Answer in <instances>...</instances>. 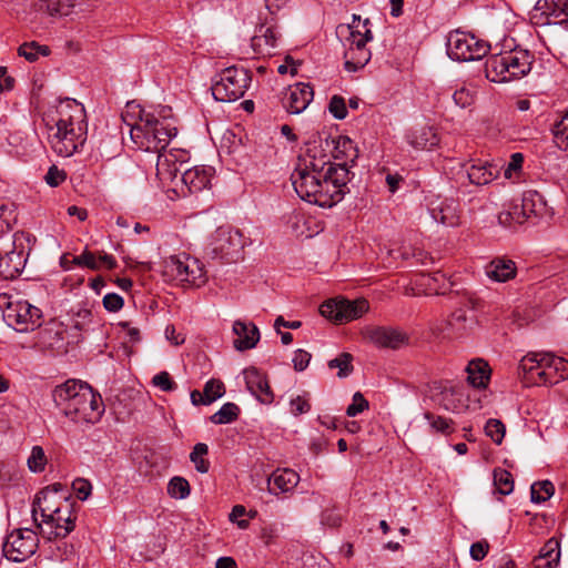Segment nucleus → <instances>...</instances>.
Returning a JSON list of instances; mask_svg holds the SVG:
<instances>
[{"label": "nucleus", "mask_w": 568, "mask_h": 568, "mask_svg": "<svg viewBox=\"0 0 568 568\" xmlns=\"http://www.w3.org/2000/svg\"><path fill=\"white\" fill-rule=\"evenodd\" d=\"M48 142L63 158L74 154L87 141L88 123L84 106L74 99L60 100L47 121Z\"/></svg>", "instance_id": "nucleus-1"}, {"label": "nucleus", "mask_w": 568, "mask_h": 568, "mask_svg": "<svg viewBox=\"0 0 568 568\" xmlns=\"http://www.w3.org/2000/svg\"><path fill=\"white\" fill-rule=\"evenodd\" d=\"M138 118L134 124L129 125L131 140L140 150L163 151L178 133L170 106H160L154 111L140 109Z\"/></svg>", "instance_id": "nucleus-2"}, {"label": "nucleus", "mask_w": 568, "mask_h": 568, "mask_svg": "<svg viewBox=\"0 0 568 568\" xmlns=\"http://www.w3.org/2000/svg\"><path fill=\"white\" fill-rule=\"evenodd\" d=\"M491 54L485 62L486 78L496 83H505L527 75L534 62V55L526 49L511 48Z\"/></svg>", "instance_id": "nucleus-3"}, {"label": "nucleus", "mask_w": 568, "mask_h": 568, "mask_svg": "<svg viewBox=\"0 0 568 568\" xmlns=\"http://www.w3.org/2000/svg\"><path fill=\"white\" fill-rule=\"evenodd\" d=\"M568 362L551 353H528L518 365V374L527 383L557 384L567 378Z\"/></svg>", "instance_id": "nucleus-4"}, {"label": "nucleus", "mask_w": 568, "mask_h": 568, "mask_svg": "<svg viewBox=\"0 0 568 568\" xmlns=\"http://www.w3.org/2000/svg\"><path fill=\"white\" fill-rule=\"evenodd\" d=\"M244 245L239 230L223 225L210 235L205 254L211 260L234 263L242 258Z\"/></svg>", "instance_id": "nucleus-5"}, {"label": "nucleus", "mask_w": 568, "mask_h": 568, "mask_svg": "<svg viewBox=\"0 0 568 568\" xmlns=\"http://www.w3.org/2000/svg\"><path fill=\"white\" fill-rule=\"evenodd\" d=\"M251 81V74L246 69L235 65L225 68L212 80V95L221 102L236 101L245 94Z\"/></svg>", "instance_id": "nucleus-6"}, {"label": "nucleus", "mask_w": 568, "mask_h": 568, "mask_svg": "<svg viewBox=\"0 0 568 568\" xmlns=\"http://www.w3.org/2000/svg\"><path fill=\"white\" fill-rule=\"evenodd\" d=\"M292 184L297 195L310 203L322 207L332 206V195L327 181L322 175L295 168L291 175Z\"/></svg>", "instance_id": "nucleus-7"}, {"label": "nucleus", "mask_w": 568, "mask_h": 568, "mask_svg": "<svg viewBox=\"0 0 568 568\" xmlns=\"http://www.w3.org/2000/svg\"><path fill=\"white\" fill-rule=\"evenodd\" d=\"M446 49L452 60L467 62L486 57L490 45L471 33L454 30L447 36Z\"/></svg>", "instance_id": "nucleus-8"}, {"label": "nucleus", "mask_w": 568, "mask_h": 568, "mask_svg": "<svg viewBox=\"0 0 568 568\" xmlns=\"http://www.w3.org/2000/svg\"><path fill=\"white\" fill-rule=\"evenodd\" d=\"M163 274L173 281L201 286L205 283L203 265L186 254L172 255L164 261Z\"/></svg>", "instance_id": "nucleus-9"}, {"label": "nucleus", "mask_w": 568, "mask_h": 568, "mask_svg": "<svg viewBox=\"0 0 568 568\" xmlns=\"http://www.w3.org/2000/svg\"><path fill=\"white\" fill-rule=\"evenodd\" d=\"M39 546V538L36 531L29 528H20L11 531L3 545L4 557L14 562H22L30 558Z\"/></svg>", "instance_id": "nucleus-10"}, {"label": "nucleus", "mask_w": 568, "mask_h": 568, "mask_svg": "<svg viewBox=\"0 0 568 568\" xmlns=\"http://www.w3.org/2000/svg\"><path fill=\"white\" fill-rule=\"evenodd\" d=\"M100 406V396L95 395L91 386L87 385L68 404L63 414L74 423H95L102 413Z\"/></svg>", "instance_id": "nucleus-11"}, {"label": "nucleus", "mask_w": 568, "mask_h": 568, "mask_svg": "<svg viewBox=\"0 0 568 568\" xmlns=\"http://www.w3.org/2000/svg\"><path fill=\"white\" fill-rule=\"evenodd\" d=\"M74 506L75 503L71 500L60 501V508L53 513L52 517L38 524L40 532L48 539L67 537L75 527Z\"/></svg>", "instance_id": "nucleus-12"}, {"label": "nucleus", "mask_w": 568, "mask_h": 568, "mask_svg": "<svg viewBox=\"0 0 568 568\" xmlns=\"http://www.w3.org/2000/svg\"><path fill=\"white\" fill-rule=\"evenodd\" d=\"M368 308V302L364 298L351 301L341 297L323 303L320 307V312L324 317L337 324H342L359 318Z\"/></svg>", "instance_id": "nucleus-13"}, {"label": "nucleus", "mask_w": 568, "mask_h": 568, "mask_svg": "<svg viewBox=\"0 0 568 568\" xmlns=\"http://www.w3.org/2000/svg\"><path fill=\"white\" fill-rule=\"evenodd\" d=\"M26 240L23 233L14 234L12 250L0 254V278L14 280L22 273L29 255Z\"/></svg>", "instance_id": "nucleus-14"}, {"label": "nucleus", "mask_w": 568, "mask_h": 568, "mask_svg": "<svg viewBox=\"0 0 568 568\" xmlns=\"http://www.w3.org/2000/svg\"><path fill=\"white\" fill-rule=\"evenodd\" d=\"M41 311L27 301L10 303L6 317L19 332L33 331L41 325Z\"/></svg>", "instance_id": "nucleus-15"}, {"label": "nucleus", "mask_w": 568, "mask_h": 568, "mask_svg": "<svg viewBox=\"0 0 568 568\" xmlns=\"http://www.w3.org/2000/svg\"><path fill=\"white\" fill-rule=\"evenodd\" d=\"M61 485H53L39 491L32 504V518L34 523L42 524L44 519L52 517L60 508V501H67L68 498L59 496Z\"/></svg>", "instance_id": "nucleus-16"}, {"label": "nucleus", "mask_w": 568, "mask_h": 568, "mask_svg": "<svg viewBox=\"0 0 568 568\" xmlns=\"http://www.w3.org/2000/svg\"><path fill=\"white\" fill-rule=\"evenodd\" d=\"M156 153V176L163 183H174L180 179L186 153L181 150L166 151L165 149Z\"/></svg>", "instance_id": "nucleus-17"}, {"label": "nucleus", "mask_w": 568, "mask_h": 568, "mask_svg": "<svg viewBox=\"0 0 568 568\" xmlns=\"http://www.w3.org/2000/svg\"><path fill=\"white\" fill-rule=\"evenodd\" d=\"M313 98V88L308 83L298 82L286 89L282 104L288 113L300 114L308 106Z\"/></svg>", "instance_id": "nucleus-18"}, {"label": "nucleus", "mask_w": 568, "mask_h": 568, "mask_svg": "<svg viewBox=\"0 0 568 568\" xmlns=\"http://www.w3.org/2000/svg\"><path fill=\"white\" fill-rule=\"evenodd\" d=\"M364 336L377 347L399 348L407 342V336L397 328L386 326H367Z\"/></svg>", "instance_id": "nucleus-19"}, {"label": "nucleus", "mask_w": 568, "mask_h": 568, "mask_svg": "<svg viewBox=\"0 0 568 568\" xmlns=\"http://www.w3.org/2000/svg\"><path fill=\"white\" fill-rule=\"evenodd\" d=\"M353 164L347 163H332L326 169L325 181H327L328 189L332 195V206L338 203L345 194L347 183L351 181L349 168Z\"/></svg>", "instance_id": "nucleus-20"}, {"label": "nucleus", "mask_w": 568, "mask_h": 568, "mask_svg": "<svg viewBox=\"0 0 568 568\" xmlns=\"http://www.w3.org/2000/svg\"><path fill=\"white\" fill-rule=\"evenodd\" d=\"M323 146L331 153L329 156L341 161L339 163L354 164L358 158L357 146L348 136L321 139V148Z\"/></svg>", "instance_id": "nucleus-21"}, {"label": "nucleus", "mask_w": 568, "mask_h": 568, "mask_svg": "<svg viewBox=\"0 0 568 568\" xmlns=\"http://www.w3.org/2000/svg\"><path fill=\"white\" fill-rule=\"evenodd\" d=\"M332 164L329 154L326 153L325 146L321 148V140L318 144L314 141L312 145L307 148L306 154L300 158V162L296 168L306 169V171L316 173L325 178L326 169Z\"/></svg>", "instance_id": "nucleus-22"}, {"label": "nucleus", "mask_w": 568, "mask_h": 568, "mask_svg": "<svg viewBox=\"0 0 568 568\" xmlns=\"http://www.w3.org/2000/svg\"><path fill=\"white\" fill-rule=\"evenodd\" d=\"M244 379L250 393L262 404H271L273 402V393L264 374L255 367L244 371Z\"/></svg>", "instance_id": "nucleus-23"}, {"label": "nucleus", "mask_w": 568, "mask_h": 568, "mask_svg": "<svg viewBox=\"0 0 568 568\" xmlns=\"http://www.w3.org/2000/svg\"><path fill=\"white\" fill-rule=\"evenodd\" d=\"M432 217L446 226H455L459 223L458 203L454 199H443L430 204Z\"/></svg>", "instance_id": "nucleus-24"}, {"label": "nucleus", "mask_w": 568, "mask_h": 568, "mask_svg": "<svg viewBox=\"0 0 568 568\" xmlns=\"http://www.w3.org/2000/svg\"><path fill=\"white\" fill-rule=\"evenodd\" d=\"M300 481V476L293 469H277L267 478V489L273 495L293 490Z\"/></svg>", "instance_id": "nucleus-25"}, {"label": "nucleus", "mask_w": 568, "mask_h": 568, "mask_svg": "<svg viewBox=\"0 0 568 568\" xmlns=\"http://www.w3.org/2000/svg\"><path fill=\"white\" fill-rule=\"evenodd\" d=\"M233 333L236 335L233 344L237 351H246L255 347L260 341V331L253 323L235 321Z\"/></svg>", "instance_id": "nucleus-26"}, {"label": "nucleus", "mask_w": 568, "mask_h": 568, "mask_svg": "<svg viewBox=\"0 0 568 568\" xmlns=\"http://www.w3.org/2000/svg\"><path fill=\"white\" fill-rule=\"evenodd\" d=\"M485 274L494 282L505 283L516 276L517 267L509 258L496 257L485 266Z\"/></svg>", "instance_id": "nucleus-27"}, {"label": "nucleus", "mask_w": 568, "mask_h": 568, "mask_svg": "<svg viewBox=\"0 0 568 568\" xmlns=\"http://www.w3.org/2000/svg\"><path fill=\"white\" fill-rule=\"evenodd\" d=\"M280 32L274 27L262 26L257 33L252 38L251 45L253 50L262 55H272L277 47Z\"/></svg>", "instance_id": "nucleus-28"}, {"label": "nucleus", "mask_w": 568, "mask_h": 568, "mask_svg": "<svg viewBox=\"0 0 568 568\" xmlns=\"http://www.w3.org/2000/svg\"><path fill=\"white\" fill-rule=\"evenodd\" d=\"M466 173L471 184L486 185L498 176L499 170L491 163L477 160L467 168Z\"/></svg>", "instance_id": "nucleus-29"}, {"label": "nucleus", "mask_w": 568, "mask_h": 568, "mask_svg": "<svg viewBox=\"0 0 568 568\" xmlns=\"http://www.w3.org/2000/svg\"><path fill=\"white\" fill-rule=\"evenodd\" d=\"M210 178V170L203 166H194L184 170L179 180L186 186L190 193H197L209 185Z\"/></svg>", "instance_id": "nucleus-30"}, {"label": "nucleus", "mask_w": 568, "mask_h": 568, "mask_svg": "<svg viewBox=\"0 0 568 568\" xmlns=\"http://www.w3.org/2000/svg\"><path fill=\"white\" fill-rule=\"evenodd\" d=\"M369 23V19L362 20L359 16H353V22L348 26L351 42L348 49L366 48L367 42L373 39Z\"/></svg>", "instance_id": "nucleus-31"}, {"label": "nucleus", "mask_w": 568, "mask_h": 568, "mask_svg": "<svg viewBox=\"0 0 568 568\" xmlns=\"http://www.w3.org/2000/svg\"><path fill=\"white\" fill-rule=\"evenodd\" d=\"M448 324L457 335H463L471 329L476 324V318L473 313V302L468 301L465 307L454 311L449 317Z\"/></svg>", "instance_id": "nucleus-32"}, {"label": "nucleus", "mask_w": 568, "mask_h": 568, "mask_svg": "<svg viewBox=\"0 0 568 568\" xmlns=\"http://www.w3.org/2000/svg\"><path fill=\"white\" fill-rule=\"evenodd\" d=\"M88 384L77 382L73 379L67 381L65 383L58 385L53 392L52 397L55 405L61 409L62 413L65 412V407L70 404L78 393L82 390L83 386Z\"/></svg>", "instance_id": "nucleus-33"}, {"label": "nucleus", "mask_w": 568, "mask_h": 568, "mask_svg": "<svg viewBox=\"0 0 568 568\" xmlns=\"http://www.w3.org/2000/svg\"><path fill=\"white\" fill-rule=\"evenodd\" d=\"M519 204L529 220L531 217L542 216L547 212V204L544 196L535 190L525 191Z\"/></svg>", "instance_id": "nucleus-34"}, {"label": "nucleus", "mask_w": 568, "mask_h": 568, "mask_svg": "<svg viewBox=\"0 0 568 568\" xmlns=\"http://www.w3.org/2000/svg\"><path fill=\"white\" fill-rule=\"evenodd\" d=\"M467 381L476 388H485L490 377V368L484 359H473L466 368Z\"/></svg>", "instance_id": "nucleus-35"}, {"label": "nucleus", "mask_w": 568, "mask_h": 568, "mask_svg": "<svg viewBox=\"0 0 568 568\" xmlns=\"http://www.w3.org/2000/svg\"><path fill=\"white\" fill-rule=\"evenodd\" d=\"M560 559V546L558 540L550 538L535 558L536 568H555Z\"/></svg>", "instance_id": "nucleus-36"}, {"label": "nucleus", "mask_w": 568, "mask_h": 568, "mask_svg": "<svg viewBox=\"0 0 568 568\" xmlns=\"http://www.w3.org/2000/svg\"><path fill=\"white\" fill-rule=\"evenodd\" d=\"M408 143L415 149H432L439 142L437 133L430 126H423L414 130L407 136Z\"/></svg>", "instance_id": "nucleus-37"}, {"label": "nucleus", "mask_w": 568, "mask_h": 568, "mask_svg": "<svg viewBox=\"0 0 568 568\" xmlns=\"http://www.w3.org/2000/svg\"><path fill=\"white\" fill-rule=\"evenodd\" d=\"M528 221L529 219L519 203H511L507 210L498 214L499 224L506 227L523 225Z\"/></svg>", "instance_id": "nucleus-38"}, {"label": "nucleus", "mask_w": 568, "mask_h": 568, "mask_svg": "<svg viewBox=\"0 0 568 568\" xmlns=\"http://www.w3.org/2000/svg\"><path fill=\"white\" fill-rule=\"evenodd\" d=\"M345 68L348 71H356L366 65L371 59V51L367 48L347 49L345 52Z\"/></svg>", "instance_id": "nucleus-39"}, {"label": "nucleus", "mask_w": 568, "mask_h": 568, "mask_svg": "<svg viewBox=\"0 0 568 568\" xmlns=\"http://www.w3.org/2000/svg\"><path fill=\"white\" fill-rule=\"evenodd\" d=\"M37 11L48 13L51 17H62L70 13V6L61 0H37L34 3Z\"/></svg>", "instance_id": "nucleus-40"}, {"label": "nucleus", "mask_w": 568, "mask_h": 568, "mask_svg": "<svg viewBox=\"0 0 568 568\" xmlns=\"http://www.w3.org/2000/svg\"><path fill=\"white\" fill-rule=\"evenodd\" d=\"M240 407L234 403H225L222 407L210 417V420L215 425L230 424L237 419Z\"/></svg>", "instance_id": "nucleus-41"}, {"label": "nucleus", "mask_w": 568, "mask_h": 568, "mask_svg": "<svg viewBox=\"0 0 568 568\" xmlns=\"http://www.w3.org/2000/svg\"><path fill=\"white\" fill-rule=\"evenodd\" d=\"M555 493L554 484L549 480L536 481L530 487V498L532 503H544Z\"/></svg>", "instance_id": "nucleus-42"}, {"label": "nucleus", "mask_w": 568, "mask_h": 568, "mask_svg": "<svg viewBox=\"0 0 568 568\" xmlns=\"http://www.w3.org/2000/svg\"><path fill=\"white\" fill-rule=\"evenodd\" d=\"M209 447L204 443H197L190 454V459L199 473L206 474L210 469V462L205 458Z\"/></svg>", "instance_id": "nucleus-43"}, {"label": "nucleus", "mask_w": 568, "mask_h": 568, "mask_svg": "<svg viewBox=\"0 0 568 568\" xmlns=\"http://www.w3.org/2000/svg\"><path fill=\"white\" fill-rule=\"evenodd\" d=\"M494 485L499 494L509 495L514 490V479L511 474L503 468L494 470Z\"/></svg>", "instance_id": "nucleus-44"}, {"label": "nucleus", "mask_w": 568, "mask_h": 568, "mask_svg": "<svg viewBox=\"0 0 568 568\" xmlns=\"http://www.w3.org/2000/svg\"><path fill=\"white\" fill-rule=\"evenodd\" d=\"M352 361L353 356L349 353H342L336 358L331 359L327 363V366L331 369L337 368V376L339 378H345L353 372Z\"/></svg>", "instance_id": "nucleus-45"}, {"label": "nucleus", "mask_w": 568, "mask_h": 568, "mask_svg": "<svg viewBox=\"0 0 568 568\" xmlns=\"http://www.w3.org/2000/svg\"><path fill=\"white\" fill-rule=\"evenodd\" d=\"M48 464L47 455L41 446H33L27 459V465L32 473H42Z\"/></svg>", "instance_id": "nucleus-46"}, {"label": "nucleus", "mask_w": 568, "mask_h": 568, "mask_svg": "<svg viewBox=\"0 0 568 568\" xmlns=\"http://www.w3.org/2000/svg\"><path fill=\"white\" fill-rule=\"evenodd\" d=\"M49 48L45 45H39L37 42H26L19 47L18 53L26 60L33 62L39 55H48Z\"/></svg>", "instance_id": "nucleus-47"}, {"label": "nucleus", "mask_w": 568, "mask_h": 568, "mask_svg": "<svg viewBox=\"0 0 568 568\" xmlns=\"http://www.w3.org/2000/svg\"><path fill=\"white\" fill-rule=\"evenodd\" d=\"M168 494L172 498L184 499L190 495V484L183 477H173L168 484Z\"/></svg>", "instance_id": "nucleus-48"}, {"label": "nucleus", "mask_w": 568, "mask_h": 568, "mask_svg": "<svg viewBox=\"0 0 568 568\" xmlns=\"http://www.w3.org/2000/svg\"><path fill=\"white\" fill-rule=\"evenodd\" d=\"M204 399L207 405L221 398L225 393L224 384L220 379L211 378L203 388Z\"/></svg>", "instance_id": "nucleus-49"}, {"label": "nucleus", "mask_w": 568, "mask_h": 568, "mask_svg": "<svg viewBox=\"0 0 568 568\" xmlns=\"http://www.w3.org/2000/svg\"><path fill=\"white\" fill-rule=\"evenodd\" d=\"M554 139L560 149H568V111L554 125Z\"/></svg>", "instance_id": "nucleus-50"}, {"label": "nucleus", "mask_w": 568, "mask_h": 568, "mask_svg": "<svg viewBox=\"0 0 568 568\" xmlns=\"http://www.w3.org/2000/svg\"><path fill=\"white\" fill-rule=\"evenodd\" d=\"M485 433L495 444L500 445L505 437L506 427L499 419L490 418L485 425Z\"/></svg>", "instance_id": "nucleus-51"}, {"label": "nucleus", "mask_w": 568, "mask_h": 568, "mask_svg": "<svg viewBox=\"0 0 568 568\" xmlns=\"http://www.w3.org/2000/svg\"><path fill=\"white\" fill-rule=\"evenodd\" d=\"M524 163L523 153L516 152L510 155V160L504 171V175L506 179H518Z\"/></svg>", "instance_id": "nucleus-52"}, {"label": "nucleus", "mask_w": 568, "mask_h": 568, "mask_svg": "<svg viewBox=\"0 0 568 568\" xmlns=\"http://www.w3.org/2000/svg\"><path fill=\"white\" fill-rule=\"evenodd\" d=\"M328 111L337 120L345 119L347 116L345 99L341 95H333L328 104Z\"/></svg>", "instance_id": "nucleus-53"}, {"label": "nucleus", "mask_w": 568, "mask_h": 568, "mask_svg": "<svg viewBox=\"0 0 568 568\" xmlns=\"http://www.w3.org/2000/svg\"><path fill=\"white\" fill-rule=\"evenodd\" d=\"M453 99L456 105L460 108H467L474 102L475 91L470 90L469 88L462 87L454 92Z\"/></svg>", "instance_id": "nucleus-54"}, {"label": "nucleus", "mask_w": 568, "mask_h": 568, "mask_svg": "<svg viewBox=\"0 0 568 568\" xmlns=\"http://www.w3.org/2000/svg\"><path fill=\"white\" fill-rule=\"evenodd\" d=\"M152 383L163 392H172L178 387L176 383L171 378L168 372H160L154 375Z\"/></svg>", "instance_id": "nucleus-55"}, {"label": "nucleus", "mask_w": 568, "mask_h": 568, "mask_svg": "<svg viewBox=\"0 0 568 568\" xmlns=\"http://www.w3.org/2000/svg\"><path fill=\"white\" fill-rule=\"evenodd\" d=\"M425 417L429 420L432 428L438 433L449 434L453 430L452 423L447 418L435 416L430 413H426Z\"/></svg>", "instance_id": "nucleus-56"}, {"label": "nucleus", "mask_w": 568, "mask_h": 568, "mask_svg": "<svg viewBox=\"0 0 568 568\" xmlns=\"http://www.w3.org/2000/svg\"><path fill=\"white\" fill-rule=\"evenodd\" d=\"M367 408H368V402L365 399V397L363 396L362 393L356 392L353 395L352 404L348 405V407L346 409V414L349 417H354V416L361 414L362 412H364Z\"/></svg>", "instance_id": "nucleus-57"}, {"label": "nucleus", "mask_w": 568, "mask_h": 568, "mask_svg": "<svg viewBox=\"0 0 568 568\" xmlns=\"http://www.w3.org/2000/svg\"><path fill=\"white\" fill-rule=\"evenodd\" d=\"M67 179V173L64 170L59 169L57 165H51L44 175V181L51 187L59 186Z\"/></svg>", "instance_id": "nucleus-58"}, {"label": "nucleus", "mask_w": 568, "mask_h": 568, "mask_svg": "<svg viewBox=\"0 0 568 568\" xmlns=\"http://www.w3.org/2000/svg\"><path fill=\"white\" fill-rule=\"evenodd\" d=\"M13 220V211L6 201L0 200V232L9 230Z\"/></svg>", "instance_id": "nucleus-59"}, {"label": "nucleus", "mask_w": 568, "mask_h": 568, "mask_svg": "<svg viewBox=\"0 0 568 568\" xmlns=\"http://www.w3.org/2000/svg\"><path fill=\"white\" fill-rule=\"evenodd\" d=\"M488 551H489V544L485 539L471 544L470 549H469L470 557L475 561L483 560L487 556Z\"/></svg>", "instance_id": "nucleus-60"}, {"label": "nucleus", "mask_w": 568, "mask_h": 568, "mask_svg": "<svg viewBox=\"0 0 568 568\" xmlns=\"http://www.w3.org/2000/svg\"><path fill=\"white\" fill-rule=\"evenodd\" d=\"M124 301L116 293H108L103 297V306L109 312H118L123 307Z\"/></svg>", "instance_id": "nucleus-61"}, {"label": "nucleus", "mask_w": 568, "mask_h": 568, "mask_svg": "<svg viewBox=\"0 0 568 568\" xmlns=\"http://www.w3.org/2000/svg\"><path fill=\"white\" fill-rule=\"evenodd\" d=\"M72 487L77 494L78 499L80 500H85L91 495L92 486L87 479H75L72 484Z\"/></svg>", "instance_id": "nucleus-62"}, {"label": "nucleus", "mask_w": 568, "mask_h": 568, "mask_svg": "<svg viewBox=\"0 0 568 568\" xmlns=\"http://www.w3.org/2000/svg\"><path fill=\"white\" fill-rule=\"evenodd\" d=\"M311 358L312 355L304 349L295 351L292 359L295 371L303 372L308 366Z\"/></svg>", "instance_id": "nucleus-63"}, {"label": "nucleus", "mask_w": 568, "mask_h": 568, "mask_svg": "<svg viewBox=\"0 0 568 568\" xmlns=\"http://www.w3.org/2000/svg\"><path fill=\"white\" fill-rule=\"evenodd\" d=\"M291 413L295 416L305 414L311 409V405L308 403V399L304 396H296L291 399Z\"/></svg>", "instance_id": "nucleus-64"}]
</instances>
